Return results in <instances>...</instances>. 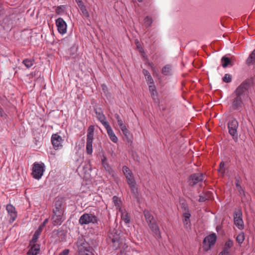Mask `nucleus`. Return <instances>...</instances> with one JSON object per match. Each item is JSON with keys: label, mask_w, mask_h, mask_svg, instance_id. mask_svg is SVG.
Returning <instances> with one entry per match:
<instances>
[{"label": "nucleus", "mask_w": 255, "mask_h": 255, "mask_svg": "<svg viewBox=\"0 0 255 255\" xmlns=\"http://www.w3.org/2000/svg\"><path fill=\"white\" fill-rule=\"evenodd\" d=\"M109 240L111 241V246L114 250H117L122 247L124 250L128 248V246L124 243V241L121 239L120 233L114 229L111 231L109 235Z\"/></svg>", "instance_id": "nucleus-1"}, {"label": "nucleus", "mask_w": 255, "mask_h": 255, "mask_svg": "<svg viewBox=\"0 0 255 255\" xmlns=\"http://www.w3.org/2000/svg\"><path fill=\"white\" fill-rule=\"evenodd\" d=\"M246 89L245 86L241 85L236 91V97L233 102V107L235 109H238L243 105V100L244 99L247 95L246 94Z\"/></svg>", "instance_id": "nucleus-2"}, {"label": "nucleus", "mask_w": 255, "mask_h": 255, "mask_svg": "<svg viewBox=\"0 0 255 255\" xmlns=\"http://www.w3.org/2000/svg\"><path fill=\"white\" fill-rule=\"evenodd\" d=\"M123 172L126 178L127 182L132 193L136 196L137 192L136 185L132 172L129 168L125 166L123 167Z\"/></svg>", "instance_id": "nucleus-3"}, {"label": "nucleus", "mask_w": 255, "mask_h": 255, "mask_svg": "<svg viewBox=\"0 0 255 255\" xmlns=\"http://www.w3.org/2000/svg\"><path fill=\"white\" fill-rule=\"evenodd\" d=\"M97 118L99 119L100 122L103 124L107 130L108 135L110 139L114 143H117L118 141V138L114 133L113 130L108 124L106 118L103 114L97 113Z\"/></svg>", "instance_id": "nucleus-4"}, {"label": "nucleus", "mask_w": 255, "mask_h": 255, "mask_svg": "<svg viewBox=\"0 0 255 255\" xmlns=\"http://www.w3.org/2000/svg\"><path fill=\"white\" fill-rule=\"evenodd\" d=\"M95 127L93 125L90 126L87 130L86 152L88 154H91L93 152V140L94 139V132Z\"/></svg>", "instance_id": "nucleus-5"}, {"label": "nucleus", "mask_w": 255, "mask_h": 255, "mask_svg": "<svg viewBox=\"0 0 255 255\" xmlns=\"http://www.w3.org/2000/svg\"><path fill=\"white\" fill-rule=\"evenodd\" d=\"M45 171V165L43 163L34 162L32 167V177L36 179L39 180L43 175Z\"/></svg>", "instance_id": "nucleus-6"}, {"label": "nucleus", "mask_w": 255, "mask_h": 255, "mask_svg": "<svg viewBox=\"0 0 255 255\" xmlns=\"http://www.w3.org/2000/svg\"><path fill=\"white\" fill-rule=\"evenodd\" d=\"M217 240V236L215 234H211L206 236L203 241V249L209 251L215 244Z\"/></svg>", "instance_id": "nucleus-7"}, {"label": "nucleus", "mask_w": 255, "mask_h": 255, "mask_svg": "<svg viewBox=\"0 0 255 255\" xmlns=\"http://www.w3.org/2000/svg\"><path fill=\"white\" fill-rule=\"evenodd\" d=\"M51 140L54 149L58 150L63 146L62 141L63 140L58 134H53L51 136Z\"/></svg>", "instance_id": "nucleus-8"}, {"label": "nucleus", "mask_w": 255, "mask_h": 255, "mask_svg": "<svg viewBox=\"0 0 255 255\" xmlns=\"http://www.w3.org/2000/svg\"><path fill=\"white\" fill-rule=\"evenodd\" d=\"M95 222L96 217L92 214H84L81 216L79 219V223L82 225L94 224Z\"/></svg>", "instance_id": "nucleus-9"}, {"label": "nucleus", "mask_w": 255, "mask_h": 255, "mask_svg": "<svg viewBox=\"0 0 255 255\" xmlns=\"http://www.w3.org/2000/svg\"><path fill=\"white\" fill-rule=\"evenodd\" d=\"M56 25L58 32L63 35L67 32V23L62 18L59 17L56 20Z\"/></svg>", "instance_id": "nucleus-10"}, {"label": "nucleus", "mask_w": 255, "mask_h": 255, "mask_svg": "<svg viewBox=\"0 0 255 255\" xmlns=\"http://www.w3.org/2000/svg\"><path fill=\"white\" fill-rule=\"evenodd\" d=\"M6 210L7 211L8 216L9 218V222L10 223L13 222L17 218V214L15 207L11 204H9L6 205Z\"/></svg>", "instance_id": "nucleus-11"}, {"label": "nucleus", "mask_w": 255, "mask_h": 255, "mask_svg": "<svg viewBox=\"0 0 255 255\" xmlns=\"http://www.w3.org/2000/svg\"><path fill=\"white\" fill-rule=\"evenodd\" d=\"M238 127V123L235 119H232L228 123V128L229 133L234 137L237 135V129Z\"/></svg>", "instance_id": "nucleus-12"}, {"label": "nucleus", "mask_w": 255, "mask_h": 255, "mask_svg": "<svg viewBox=\"0 0 255 255\" xmlns=\"http://www.w3.org/2000/svg\"><path fill=\"white\" fill-rule=\"evenodd\" d=\"M143 74L145 76V79L147 82L149 91L152 93V94L154 95L156 94V91L155 90V87L154 85L153 80L151 78L149 72L146 70H143Z\"/></svg>", "instance_id": "nucleus-13"}, {"label": "nucleus", "mask_w": 255, "mask_h": 255, "mask_svg": "<svg viewBox=\"0 0 255 255\" xmlns=\"http://www.w3.org/2000/svg\"><path fill=\"white\" fill-rule=\"evenodd\" d=\"M234 222L239 229H243L244 222L242 219V213L240 211H238L235 214Z\"/></svg>", "instance_id": "nucleus-14"}, {"label": "nucleus", "mask_w": 255, "mask_h": 255, "mask_svg": "<svg viewBox=\"0 0 255 255\" xmlns=\"http://www.w3.org/2000/svg\"><path fill=\"white\" fill-rule=\"evenodd\" d=\"M48 219H46L43 223L39 226L38 228L37 229V230L35 232L33 237H32V241L34 242H35L37 239L39 238V235L41 234L43 229L45 226L46 224L48 222Z\"/></svg>", "instance_id": "nucleus-15"}, {"label": "nucleus", "mask_w": 255, "mask_h": 255, "mask_svg": "<svg viewBox=\"0 0 255 255\" xmlns=\"http://www.w3.org/2000/svg\"><path fill=\"white\" fill-rule=\"evenodd\" d=\"M190 216L191 214L188 210H185L183 214V221L185 228L187 229H188L190 226Z\"/></svg>", "instance_id": "nucleus-16"}, {"label": "nucleus", "mask_w": 255, "mask_h": 255, "mask_svg": "<svg viewBox=\"0 0 255 255\" xmlns=\"http://www.w3.org/2000/svg\"><path fill=\"white\" fill-rule=\"evenodd\" d=\"M119 213L120 214V216L122 220L126 223L128 224L130 221L129 217L127 213L126 210L124 208H120Z\"/></svg>", "instance_id": "nucleus-17"}, {"label": "nucleus", "mask_w": 255, "mask_h": 255, "mask_svg": "<svg viewBox=\"0 0 255 255\" xmlns=\"http://www.w3.org/2000/svg\"><path fill=\"white\" fill-rule=\"evenodd\" d=\"M202 175L200 174H195L191 176L189 184L193 185L202 180Z\"/></svg>", "instance_id": "nucleus-18"}, {"label": "nucleus", "mask_w": 255, "mask_h": 255, "mask_svg": "<svg viewBox=\"0 0 255 255\" xmlns=\"http://www.w3.org/2000/svg\"><path fill=\"white\" fill-rule=\"evenodd\" d=\"M52 223L54 226L60 225L64 221V216L53 215L52 217Z\"/></svg>", "instance_id": "nucleus-19"}, {"label": "nucleus", "mask_w": 255, "mask_h": 255, "mask_svg": "<svg viewBox=\"0 0 255 255\" xmlns=\"http://www.w3.org/2000/svg\"><path fill=\"white\" fill-rule=\"evenodd\" d=\"M40 252V246L38 244L32 246L27 252V255H37Z\"/></svg>", "instance_id": "nucleus-20"}, {"label": "nucleus", "mask_w": 255, "mask_h": 255, "mask_svg": "<svg viewBox=\"0 0 255 255\" xmlns=\"http://www.w3.org/2000/svg\"><path fill=\"white\" fill-rule=\"evenodd\" d=\"M124 137V139L128 144H131L132 142L133 137L132 134L129 130L123 133Z\"/></svg>", "instance_id": "nucleus-21"}, {"label": "nucleus", "mask_w": 255, "mask_h": 255, "mask_svg": "<svg viewBox=\"0 0 255 255\" xmlns=\"http://www.w3.org/2000/svg\"><path fill=\"white\" fill-rule=\"evenodd\" d=\"M144 215L145 220L147 223H148V225H150L152 223L155 222V220L153 219V217L148 211H145L144 212Z\"/></svg>", "instance_id": "nucleus-22"}, {"label": "nucleus", "mask_w": 255, "mask_h": 255, "mask_svg": "<svg viewBox=\"0 0 255 255\" xmlns=\"http://www.w3.org/2000/svg\"><path fill=\"white\" fill-rule=\"evenodd\" d=\"M64 211V207L62 201L57 200L55 203L53 211Z\"/></svg>", "instance_id": "nucleus-23"}, {"label": "nucleus", "mask_w": 255, "mask_h": 255, "mask_svg": "<svg viewBox=\"0 0 255 255\" xmlns=\"http://www.w3.org/2000/svg\"><path fill=\"white\" fill-rule=\"evenodd\" d=\"M34 63V60L33 59H24L22 61V63L24 65V66L28 69L31 68Z\"/></svg>", "instance_id": "nucleus-24"}, {"label": "nucleus", "mask_w": 255, "mask_h": 255, "mask_svg": "<svg viewBox=\"0 0 255 255\" xmlns=\"http://www.w3.org/2000/svg\"><path fill=\"white\" fill-rule=\"evenodd\" d=\"M162 73L164 75H170L172 73V69L170 65L165 66L162 69Z\"/></svg>", "instance_id": "nucleus-25"}, {"label": "nucleus", "mask_w": 255, "mask_h": 255, "mask_svg": "<svg viewBox=\"0 0 255 255\" xmlns=\"http://www.w3.org/2000/svg\"><path fill=\"white\" fill-rule=\"evenodd\" d=\"M149 228L152 231V232L154 233L155 235L156 236H160V231L159 228L157 226V225L156 224L155 222L152 223V224L149 225Z\"/></svg>", "instance_id": "nucleus-26"}, {"label": "nucleus", "mask_w": 255, "mask_h": 255, "mask_svg": "<svg viewBox=\"0 0 255 255\" xmlns=\"http://www.w3.org/2000/svg\"><path fill=\"white\" fill-rule=\"evenodd\" d=\"M221 63L222 66L224 68H225L228 66L231 65V61L229 58L226 56H223L221 59Z\"/></svg>", "instance_id": "nucleus-27"}, {"label": "nucleus", "mask_w": 255, "mask_h": 255, "mask_svg": "<svg viewBox=\"0 0 255 255\" xmlns=\"http://www.w3.org/2000/svg\"><path fill=\"white\" fill-rule=\"evenodd\" d=\"M113 202L116 207L117 209L120 211V208H123L121 207V200L116 196H114L113 198Z\"/></svg>", "instance_id": "nucleus-28"}, {"label": "nucleus", "mask_w": 255, "mask_h": 255, "mask_svg": "<svg viewBox=\"0 0 255 255\" xmlns=\"http://www.w3.org/2000/svg\"><path fill=\"white\" fill-rule=\"evenodd\" d=\"M233 245V241L231 240H228L225 244L223 250L230 253V249Z\"/></svg>", "instance_id": "nucleus-29"}, {"label": "nucleus", "mask_w": 255, "mask_h": 255, "mask_svg": "<svg viewBox=\"0 0 255 255\" xmlns=\"http://www.w3.org/2000/svg\"><path fill=\"white\" fill-rule=\"evenodd\" d=\"M255 62V49L253 51L252 53L249 56L247 60V63L248 64H251Z\"/></svg>", "instance_id": "nucleus-30"}, {"label": "nucleus", "mask_w": 255, "mask_h": 255, "mask_svg": "<svg viewBox=\"0 0 255 255\" xmlns=\"http://www.w3.org/2000/svg\"><path fill=\"white\" fill-rule=\"evenodd\" d=\"M102 164L106 170L110 172L112 168L108 164L107 159L105 156H103L102 158Z\"/></svg>", "instance_id": "nucleus-31"}, {"label": "nucleus", "mask_w": 255, "mask_h": 255, "mask_svg": "<svg viewBox=\"0 0 255 255\" xmlns=\"http://www.w3.org/2000/svg\"><path fill=\"white\" fill-rule=\"evenodd\" d=\"M218 172L221 176H223L225 172V164L223 162H221L219 165V168L218 169Z\"/></svg>", "instance_id": "nucleus-32"}, {"label": "nucleus", "mask_w": 255, "mask_h": 255, "mask_svg": "<svg viewBox=\"0 0 255 255\" xmlns=\"http://www.w3.org/2000/svg\"><path fill=\"white\" fill-rule=\"evenodd\" d=\"M152 22L151 18L149 16H146L144 20V23L146 26H150Z\"/></svg>", "instance_id": "nucleus-33"}, {"label": "nucleus", "mask_w": 255, "mask_h": 255, "mask_svg": "<svg viewBox=\"0 0 255 255\" xmlns=\"http://www.w3.org/2000/svg\"><path fill=\"white\" fill-rule=\"evenodd\" d=\"M245 240V235L243 233L239 234L237 237V241L239 244H241Z\"/></svg>", "instance_id": "nucleus-34"}, {"label": "nucleus", "mask_w": 255, "mask_h": 255, "mask_svg": "<svg viewBox=\"0 0 255 255\" xmlns=\"http://www.w3.org/2000/svg\"><path fill=\"white\" fill-rule=\"evenodd\" d=\"M80 9L83 16H84L85 17H88V16H89L88 12L85 5L81 6V7L80 8Z\"/></svg>", "instance_id": "nucleus-35"}, {"label": "nucleus", "mask_w": 255, "mask_h": 255, "mask_svg": "<svg viewBox=\"0 0 255 255\" xmlns=\"http://www.w3.org/2000/svg\"><path fill=\"white\" fill-rule=\"evenodd\" d=\"M223 80L226 83H229L232 80L231 76L230 74H226L224 76Z\"/></svg>", "instance_id": "nucleus-36"}, {"label": "nucleus", "mask_w": 255, "mask_h": 255, "mask_svg": "<svg viewBox=\"0 0 255 255\" xmlns=\"http://www.w3.org/2000/svg\"><path fill=\"white\" fill-rule=\"evenodd\" d=\"M115 118H116V119L117 120L118 124L120 127L122 126L123 125H125V124L124 123V122L120 118V116L116 114L115 115Z\"/></svg>", "instance_id": "nucleus-37"}, {"label": "nucleus", "mask_w": 255, "mask_h": 255, "mask_svg": "<svg viewBox=\"0 0 255 255\" xmlns=\"http://www.w3.org/2000/svg\"><path fill=\"white\" fill-rule=\"evenodd\" d=\"M53 215L64 216V211H53Z\"/></svg>", "instance_id": "nucleus-38"}, {"label": "nucleus", "mask_w": 255, "mask_h": 255, "mask_svg": "<svg viewBox=\"0 0 255 255\" xmlns=\"http://www.w3.org/2000/svg\"><path fill=\"white\" fill-rule=\"evenodd\" d=\"M69 253V250L68 249H65L63 250L59 255H68Z\"/></svg>", "instance_id": "nucleus-39"}, {"label": "nucleus", "mask_w": 255, "mask_h": 255, "mask_svg": "<svg viewBox=\"0 0 255 255\" xmlns=\"http://www.w3.org/2000/svg\"><path fill=\"white\" fill-rule=\"evenodd\" d=\"M120 128H121V130L122 131L123 133L128 130V128H127V127L125 125H124L120 127Z\"/></svg>", "instance_id": "nucleus-40"}, {"label": "nucleus", "mask_w": 255, "mask_h": 255, "mask_svg": "<svg viewBox=\"0 0 255 255\" xmlns=\"http://www.w3.org/2000/svg\"><path fill=\"white\" fill-rule=\"evenodd\" d=\"M5 116V114L3 111V110L0 107V116L1 117H4Z\"/></svg>", "instance_id": "nucleus-41"}, {"label": "nucleus", "mask_w": 255, "mask_h": 255, "mask_svg": "<svg viewBox=\"0 0 255 255\" xmlns=\"http://www.w3.org/2000/svg\"><path fill=\"white\" fill-rule=\"evenodd\" d=\"M206 199L207 198L206 197L200 196L198 200L199 202H202L205 201Z\"/></svg>", "instance_id": "nucleus-42"}, {"label": "nucleus", "mask_w": 255, "mask_h": 255, "mask_svg": "<svg viewBox=\"0 0 255 255\" xmlns=\"http://www.w3.org/2000/svg\"><path fill=\"white\" fill-rule=\"evenodd\" d=\"M229 252L223 250L221 252L219 253V255H229Z\"/></svg>", "instance_id": "nucleus-43"}, {"label": "nucleus", "mask_w": 255, "mask_h": 255, "mask_svg": "<svg viewBox=\"0 0 255 255\" xmlns=\"http://www.w3.org/2000/svg\"><path fill=\"white\" fill-rule=\"evenodd\" d=\"M78 6L79 7V8H81V6H84V5L83 4V2L82 1V0H80L77 2H76Z\"/></svg>", "instance_id": "nucleus-44"}, {"label": "nucleus", "mask_w": 255, "mask_h": 255, "mask_svg": "<svg viewBox=\"0 0 255 255\" xmlns=\"http://www.w3.org/2000/svg\"><path fill=\"white\" fill-rule=\"evenodd\" d=\"M78 6L79 7V8H81V6H84V5L83 4V2L82 1V0H80L77 2H76Z\"/></svg>", "instance_id": "nucleus-45"}, {"label": "nucleus", "mask_w": 255, "mask_h": 255, "mask_svg": "<svg viewBox=\"0 0 255 255\" xmlns=\"http://www.w3.org/2000/svg\"><path fill=\"white\" fill-rule=\"evenodd\" d=\"M136 46H137V47L138 48H139V51H140V52H142V49H141V48H140V47H139L140 44H139V42H138V41H137V42H136Z\"/></svg>", "instance_id": "nucleus-46"}, {"label": "nucleus", "mask_w": 255, "mask_h": 255, "mask_svg": "<svg viewBox=\"0 0 255 255\" xmlns=\"http://www.w3.org/2000/svg\"><path fill=\"white\" fill-rule=\"evenodd\" d=\"M237 187L238 188V189L240 191L241 187V186L238 184V183H237Z\"/></svg>", "instance_id": "nucleus-47"}, {"label": "nucleus", "mask_w": 255, "mask_h": 255, "mask_svg": "<svg viewBox=\"0 0 255 255\" xmlns=\"http://www.w3.org/2000/svg\"><path fill=\"white\" fill-rule=\"evenodd\" d=\"M61 9V7H58L56 9V13H59L60 11V9Z\"/></svg>", "instance_id": "nucleus-48"}, {"label": "nucleus", "mask_w": 255, "mask_h": 255, "mask_svg": "<svg viewBox=\"0 0 255 255\" xmlns=\"http://www.w3.org/2000/svg\"><path fill=\"white\" fill-rule=\"evenodd\" d=\"M1 14V7H0V15Z\"/></svg>", "instance_id": "nucleus-49"}]
</instances>
